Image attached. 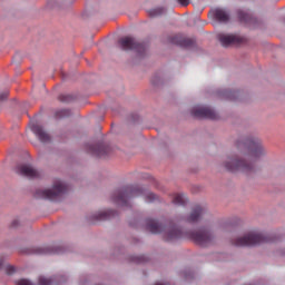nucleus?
<instances>
[{"mask_svg": "<svg viewBox=\"0 0 285 285\" xmlns=\"http://www.w3.org/2000/svg\"><path fill=\"white\" fill-rule=\"evenodd\" d=\"M236 151L226 156L222 166L229 173H257V161L266 159L268 149L257 136H242L235 141Z\"/></svg>", "mask_w": 285, "mask_h": 285, "instance_id": "f257e3e1", "label": "nucleus"}, {"mask_svg": "<svg viewBox=\"0 0 285 285\" xmlns=\"http://www.w3.org/2000/svg\"><path fill=\"white\" fill-rule=\"evenodd\" d=\"M141 195L147 204L159 202V196L139 186H128L121 189H117L116 191H114L111 199L118 206H129V199H132V197H139Z\"/></svg>", "mask_w": 285, "mask_h": 285, "instance_id": "f03ea898", "label": "nucleus"}, {"mask_svg": "<svg viewBox=\"0 0 285 285\" xmlns=\"http://www.w3.org/2000/svg\"><path fill=\"white\" fill-rule=\"evenodd\" d=\"M146 228L154 235L161 234L165 242H177L184 237V232H181V228L177 227L175 224L164 226V224L155 219H148L146 223Z\"/></svg>", "mask_w": 285, "mask_h": 285, "instance_id": "7ed1b4c3", "label": "nucleus"}, {"mask_svg": "<svg viewBox=\"0 0 285 285\" xmlns=\"http://www.w3.org/2000/svg\"><path fill=\"white\" fill-rule=\"evenodd\" d=\"M268 242H274L273 237L257 232H249L243 236H238L232 239L233 246H257Z\"/></svg>", "mask_w": 285, "mask_h": 285, "instance_id": "20e7f679", "label": "nucleus"}, {"mask_svg": "<svg viewBox=\"0 0 285 285\" xmlns=\"http://www.w3.org/2000/svg\"><path fill=\"white\" fill-rule=\"evenodd\" d=\"M68 185H66V183H63L62 180L56 179L53 181L52 188L39 189L37 191V195L42 199H50L51 202H57L59 197L66 195Z\"/></svg>", "mask_w": 285, "mask_h": 285, "instance_id": "39448f33", "label": "nucleus"}, {"mask_svg": "<svg viewBox=\"0 0 285 285\" xmlns=\"http://www.w3.org/2000/svg\"><path fill=\"white\" fill-rule=\"evenodd\" d=\"M119 45L121 50H134L137 55H140V57H144L148 50V45L132 37L121 38Z\"/></svg>", "mask_w": 285, "mask_h": 285, "instance_id": "423d86ee", "label": "nucleus"}, {"mask_svg": "<svg viewBox=\"0 0 285 285\" xmlns=\"http://www.w3.org/2000/svg\"><path fill=\"white\" fill-rule=\"evenodd\" d=\"M189 237L198 246H210L215 242V234L210 229H197L190 232Z\"/></svg>", "mask_w": 285, "mask_h": 285, "instance_id": "0eeeda50", "label": "nucleus"}, {"mask_svg": "<svg viewBox=\"0 0 285 285\" xmlns=\"http://www.w3.org/2000/svg\"><path fill=\"white\" fill-rule=\"evenodd\" d=\"M191 115L197 119H217V111L208 106H195L191 109Z\"/></svg>", "mask_w": 285, "mask_h": 285, "instance_id": "6e6552de", "label": "nucleus"}, {"mask_svg": "<svg viewBox=\"0 0 285 285\" xmlns=\"http://www.w3.org/2000/svg\"><path fill=\"white\" fill-rule=\"evenodd\" d=\"M16 173L21 175L22 177H28L29 179H39L41 177V173L35 169L30 164H20L16 168Z\"/></svg>", "mask_w": 285, "mask_h": 285, "instance_id": "1a4fd4ad", "label": "nucleus"}, {"mask_svg": "<svg viewBox=\"0 0 285 285\" xmlns=\"http://www.w3.org/2000/svg\"><path fill=\"white\" fill-rule=\"evenodd\" d=\"M218 41L224 46V48H228V46H240L244 41V38L237 35H228V33H218Z\"/></svg>", "mask_w": 285, "mask_h": 285, "instance_id": "9d476101", "label": "nucleus"}, {"mask_svg": "<svg viewBox=\"0 0 285 285\" xmlns=\"http://www.w3.org/2000/svg\"><path fill=\"white\" fill-rule=\"evenodd\" d=\"M85 148L87 153H89L90 155H95L96 157H107L108 153H110V147L104 144H99V145L87 144Z\"/></svg>", "mask_w": 285, "mask_h": 285, "instance_id": "9b49d317", "label": "nucleus"}, {"mask_svg": "<svg viewBox=\"0 0 285 285\" xmlns=\"http://www.w3.org/2000/svg\"><path fill=\"white\" fill-rule=\"evenodd\" d=\"M31 130L36 135V137H38V139H39V141H41V144H50V141H51L50 134H48V131H46V129H43V127L41 125L33 124L31 126Z\"/></svg>", "mask_w": 285, "mask_h": 285, "instance_id": "f8f14e48", "label": "nucleus"}, {"mask_svg": "<svg viewBox=\"0 0 285 285\" xmlns=\"http://www.w3.org/2000/svg\"><path fill=\"white\" fill-rule=\"evenodd\" d=\"M205 215L206 208L197 205L193 208L189 216H187L186 222H188L189 224H195V222H199L200 219H203Z\"/></svg>", "mask_w": 285, "mask_h": 285, "instance_id": "ddd939ff", "label": "nucleus"}, {"mask_svg": "<svg viewBox=\"0 0 285 285\" xmlns=\"http://www.w3.org/2000/svg\"><path fill=\"white\" fill-rule=\"evenodd\" d=\"M117 215V212L112 209H107L102 212L95 213L90 216L91 222H106V219H112Z\"/></svg>", "mask_w": 285, "mask_h": 285, "instance_id": "4468645a", "label": "nucleus"}, {"mask_svg": "<svg viewBox=\"0 0 285 285\" xmlns=\"http://www.w3.org/2000/svg\"><path fill=\"white\" fill-rule=\"evenodd\" d=\"M169 41L174 43V46H183V48H190V46H193V39L186 38L183 35L171 36Z\"/></svg>", "mask_w": 285, "mask_h": 285, "instance_id": "2eb2a0df", "label": "nucleus"}, {"mask_svg": "<svg viewBox=\"0 0 285 285\" xmlns=\"http://www.w3.org/2000/svg\"><path fill=\"white\" fill-rule=\"evenodd\" d=\"M213 17L219 23H228L230 21V13L226 9H216L213 11Z\"/></svg>", "mask_w": 285, "mask_h": 285, "instance_id": "dca6fc26", "label": "nucleus"}, {"mask_svg": "<svg viewBox=\"0 0 285 285\" xmlns=\"http://www.w3.org/2000/svg\"><path fill=\"white\" fill-rule=\"evenodd\" d=\"M238 19L242 23H247L248 26H253V28H257V24H255L257 23V19L244 11H238Z\"/></svg>", "mask_w": 285, "mask_h": 285, "instance_id": "f3484780", "label": "nucleus"}, {"mask_svg": "<svg viewBox=\"0 0 285 285\" xmlns=\"http://www.w3.org/2000/svg\"><path fill=\"white\" fill-rule=\"evenodd\" d=\"M237 95H239V92L229 89H223L218 91L220 99H228L229 101H237Z\"/></svg>", "mask_w": 285, "mask_h": 285, "instance_id": "a211bd4d", "label": "nucleus"}, {"mask_svg": "<svg viewBox=\"0 0 285 285\" xmlns=\"http://www.w3.org/2000/svg\"><path fill=\"white\" fill-rule=\"evenodd\" d=\"M171 202L176 206H186L187 199H186V196H184V194H175L173 196V200Z\"/></svg>", "mask_w": 285, "mask_h": 285, "instance_id": "6ab92c4d", "label": "nucleus"}, {"mask_svg": "<svg viewBox=\"0 0 285 285\" xmlns=\"http://www.w3.org/2000/svg\"><path fill=\"white\" fill-rule=\"evenodd\" d=\"M32 253L35 255H50L55 253V249L52 247H36L32 249Z\"/></svg>", "mask_w": 285, "mask_h": 285, "instance_id": "aec40b11", "label": "nucleus"}, {"mask_svg": "<svg viewBox=\"0 0 285 285\" xmlns=\"http://www.w3.org/2000/svg\"><path fill=\"white\" fill-rule=\"evenodd\" d=\"M161 14H166V9L164 7H157L155 9L149 10V17H161Z\"/></svg>", "mask_w": 285, "mask_h": 285, "instance_id": "412c9836", "label": "nucleus"}, {"mask_svg": "<svg viewBox=\"0 0 285 285\" xmlns=\"http://www.w3.org/2000/svg\"><path fill=\"white\" fill-rule=\"evenodd\" d=\"M4 272L7 275H14V273H17V267H14V265L7 264L4 265Z\"/></svg>", "mask_w": 285, "mask_h": 285, "instance_id": "4be33fe9", "label": "nucleus"}, {"mask_svg": "<svg viewBox=\"0 0 285 285\" xmlns=\"http://www.w3.org/2000/svg\"><path fill=\"white\" fill-rule=\"evenodd\" d=\"M58 99L62 104H68V102L72 101V96H70V95H60Z\"/></svg>", "mask_w": 285, "mask_h": 285, "instance_id": "5701e85b", "label": "nucleus"}, {"mask_svg": "<svg viewBox=\"0 0 285 285\" xmlns=\"http://www.w3.org/2000/svg\"><path fill=\"white\" fill-rule=\"evenodd\" d=\"M132 262H136V264H144V262H146V258L144 256H134Z\"/></svg>", "mask_w": 285, "mask_h": 285, "instance_id": "b1692460", "label": "nucleus"}, {"mask_svg": "<svg viewBox=\"0 0 285 285\" xmlns=\"http://www.w3.org/2000/svg\"><path fill=\"white\" fill-rule=\"evenodd\" d=\"M8 263H6V256H0V271H6V266Z\"/></svg>", "mask_w": 285, "mask_h": 285, "instance_id": "393cba45", "label": "nucleus"}, {"mask_svg": "<svg viewBox=\"0 0 285 285\" xmlns=\"http://www.w3.org/2000/svg\"><path fill=\"white\" fill-rule=\"evenodd\" d=\"M8 95H10L8 91L0 92V102L6 101V99H8Z\"/></svg>", "mask_w": 285, "mask_h": 285, "instance_id": "a878e982", "label": "nucleus"}, {"mask_svg": "<svg viewBox=\"0 0 285 285\" xmlns=\"http://www.w3.org/2000/svg\"><path fill=\"white\" fill-rule=\"evenodd\" d=\"M20 225H21V220L19 219H14L11 223L12 228H18Z\"/></svg>", "mask_w": 285, "mask_h": 285, "instance_id": "bb28decb", "label": "nucleus"}, {"mask_svg": "<svg viewBox=\"0 0 285 285\" xmlns=\"http://www.w3.org/2000/svg\"><path fill=\"white\" fill-rule=\"evenodd\" d=\"M177 1L183 7H186V6H188L190 3V0H177Z\"/></svg>", "mask_w": 285, "mask_h": 285, "instance_id": "cd10ccee", "label": "nucleus"}, {"mask_svg": "<svg viewBox=\"0 0 285 285\" xmlns=\"http://www.w3.org/2000/svg\"><path fill=\"white\" fill-rule=\"evenodd\" d=\"M277 254H278L281 257H285V247L278 249Z\"/></svg>", "mask_w": 285, "mask_h": 285, "instance_id": "c85d7f7f", "label": "nucleus"}, {"mask_svg": "<svg viewBox=\"0 0 285 285\" xmlns=\"http://www.w3.org/2000/svg\"><path fill=\"white\" fill-rule=\"evenodd\" d=\"M153 83H154V86H157V82L155 80H153Z\"/></svg>", "mask_w": 285, "mask_h": 285, "instance_id": "c756f323", "label": "nucleus"}]
</instances>
